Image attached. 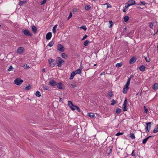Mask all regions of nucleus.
Segmentation results:
<instances>
[{
    "label": "nucleus",
    "instance_id": "1",
    "mask_svg": "<svg viewBox=\"0 0 158 158\" xmlns=\"http://www.w3.org/2000/svg\"><path fill=\"white\" fill-rule=\"evenodd\" d=\"M56 65L58 67H61L62 64L64 63V61L59 57H58L56 59Z\"/></svg>",
    "mask_w": 158,
    "mask_h": 158
},
{
    "label": "nucleus",
    "instance_id": "2",
    "mask_svg": "<svg viewBox=\"0 0 158 158\" xmlns=\"http://www.w3.org/2000/svg\"><path fill=\"white\" fill-rule=\"evenodd\" d=\"M23 82V81L20 78L16 79L14 81V83L17 85H19Z\"/></svg>",
    "mask_w": 158,
    "mask_h": 158
},
{
    "label": "nucleus",
    "instance_id": "3",
    "mask_svg": "<svg viewBox=\"0 0 158 158\" xmlns=\"http://www.w3.org/2000/svg\"><path fill=\"white\" fill-rule=\"evenodd\" d=\"M22 31L23 33L26 36H31L32 35V34L30 32L28 29H23Z\"/></svg>",
    "mask_w": 158,
    "mask_h": 158
},
{
    "label": "nucleus",
    "instance_id": "4",
    "mask_svg": "<svg viewBox=\"0 0 158 158\" xmlns=\"http://www.w3.org/2000/svg\"><path fill=\"white\" fill-rule=\"evenodd\" d=\"M48 62L50 66L51 67H53L56 65L55 61L52 59H50L48 60Z\"/></svg>",
    "mask_w": 158,
    "mask_h": 158
},
{
    "label": "nucleus",
    "instance_id": "5",
    "mask_svg": "<svg viewBox=\"0 0 158 158\" xmlns=\"http://www.w3.org/2000/svg\"><path fill=\"white\" fill-rule=\"evenodd\" d=\"M127 98H126L123 104V110L124 111H126L127 110Z\"/></svg>",
    "mask_w": 158,
    "mask_h": 158
},
{
    "label": "nucleus",
    "instance_id": "6",
    "mask_svg": "<svg viewBox=\"0 0 158 158\" xmlns=\"http://www.w3.org/2000/svg\"><path fill=\"white\" fill-rule=\"evenodd\" d=\"M68 105L72 110H74L75 109L76 106L73 105L71 101H69Z\"/></svg>",
    "mask_w": 158,
    "mask_h": 158
},
{
    "label": "nucleus",
    "instance_id": "7",
    "mask_svg": "<svg viewBox=\"0 0 158 158\" xmlns=\"http://www.w3.org/2000/svg\"><path fill=\"white\" fill-rule=\"evenodd\" d=\"M151 122H148L146 123V127L145 128L146 131L147 132H149L151 129Z\"/></svg>",
    "mask_w": 158,
    "mask_h": 158
},
{
    "label": "nucleus",
    "instance_id": "8",
    "mask_svg": "<svg viewBox=\"0 0 158 158\" xmlns=\"http://www.w3.org/2000/svg\"><path fill=\"white\" fill-rule=\"evenodd\" d=\"M64 48L61 44H59L57 46V50L61 52H63L64 51Z\"/></svg>",
    "mask_w": 158,
    "mask_h": 158
},
{
    "label": "nucleus",
    "instance_id": "9",
    "mask_svg": "<svg viewBox=\"0 0 158 158\" xmlns=\"http://www.w3.org/2000/svg\"><path fill=\"white\" fill-rule=\"evenodd\" d=\"M49 84L52 86H56L57 83L53 80L50 79L49 80Z\"/></svg>",
    "mask_w": 158,
    "mask_h": 158
},
{
    "label": "nucleus",
    "instance_id": "10",
    "mask_svg": "<svg viewBox=\"0 0 158 158\" xmlns=\"http://www.w3.org/2000/svg\"><path fill=\"white\" fill-rule=\"evenodd\" d=\"M24 48L23 47H19L17 49V53L19 54H22L24 52Z\"/></svg>",
    "mask_w": 158,
    "mask_h": 158
},
{
    "label": "nucleus",
    "instance_id": "11",
    "mask_svg": "<svg viewBox=\"0 0 158 158\" xmlns=\"http://www.w3.org/2000/svg\"><path fill=\"white\" fill-rule=\"evenodd\" d=\"M129 86H126V85L125 84V85L124 86V87L123 89V93L125 94H127V92L128 90L129 89Z\"/></svg>",
    "mask_w": 158,
    "mask_h": 158
},
{
    "label": "nucleus",
    "instance_id": "12",
    "mask_svg": "<svg viewBox=\"0 0 158 158\" xmlns=\"http://www.w3.org/2000/svg\"><path fill=\"white\" fill-rule=\"evenodd\" d=\"M87 116H89L92 119H94L95 118V115L93 113H88Z\"/></svg>",
    "mask_w": 158,
    "mask_h": 158
},
{
    "label": "nucleus",
    "instance_id": "13",
    "mask_svg": "<svg viewBox=\"0 0 158 158\" xmlns=\"http://www.w3.org/2000/svg\"><path fill=\"white\" fill-rule=\"evenodd\" d=\"M52 36V33L51 32H49L46 34V38L47 40H49L51 39Z\"/></svg>",
    "mask_w": 158,
    "mask_h": 158
},
{
    "label": "nucleus",
    "instance_id": "14",
    "mask_svg": "<svg viewBox=\"0 0 158 158\" xmlns=\"http://www.w3.org/2000/svg\"><path fill=\"white\" fill-rule=\"evenodd\" d=\"M136 60V58L133 56L130 60V64H133L135 63Z\"/></svg>",
    "mask_w": 158,
    "mask_h": 158
},
{
    "label": "nucleus",
    "instance_id": "15",
    "mask_svg": "<svg viewBox=\"0 0 158 158\" xmlns=\"http://www.w3.org/2000/svg\"><path fill=\"white\" fill-rule=\"evenodd\" d=\"M127 3L128 4H129L130 6L136 4V3H135L134 0H129Z\"/></svg>",
    "mask_w": 158,
    "mask_h": 158
},
{
    "label": "nucleus",
    "instance_id": "16",
    "mask_svg": "<svg viewBox=\"0 0 158 158\" xmlns=\"http://www.w3.org/2000/svg\"><path fill=\"white\" fill-rule=\"evenodd\" d=\"M153 89L155 90H156L158 88V83H155L152 86Z\"/></svg>",
    "mask_w": 158,
    "mask_h": 158
},
{
    "label": "nucleus",
    "instance_id": "17",
    "mask_svg": "<svg viewBox=\"0 0 158 158\" xmlns=\"http://www.w3.org/2000/svg\"><path fill=\"white\" fill-rule=\"evenodd\" d=\"M56 86L57 88L60 89H63V88L62 87V83L61 82H59L58 83H57Z\"/></svg>",
    "mask_w": 158,
    "mask_h": 158
},
{
    "label": "nucleus",
    "instance_id": "18",
    "mask_svg": "<svg viewBox=\"0 0 158 158\" xmlns=\"http://www.w3.org/2000/svg\"><path fill=\"white\" fill-rule=\"evenodd\" d=\"M75 73V72L73 71L71 73L70 76L69 78L70 80H72L73 79L75 75H76Z\"/></svg>",
    "mask_w": 158,
    "mask_h": 158
},
{
    "label": "nucleus",
    "instance_id": "19",
    "mask_svg": "<svg viewBox=\"0 0 158 158\" xmlns=\"http://www.w3.org/2000/svg\"><path fill=\"white\" fill-rule=\"evenodd\" d=\"M129 6H130L129 4H128V3H127L125 6L124 9L123 10V11L125 12L127 10L128 7Z\"/></svg>",
    "mask_w": 158,
    "mask_h": 158
},
{
    "label": "nucleus",
    "instance_id": "20",
    "mask_svg": "<svg viewBox=\"0 0 158 158\" xmlns=\"http://www.w3.org/2000/svg\"><path fill=\"white\" fill-rule=\"evenodd\" d=\"M145 67L143 65H141L139 68V69L141 71L144 72L145 70Z\"/></svg>",
    "mask_w": 158,
    "mask_h": 158
},
{
    "label": "nucleus",
    "instance_id": "21",
    "mask_svg": "<svg viewBox=\"0 0 158 158\" xmlns=\"http://www.w3.org/2000/svg\"><path fill=\"white\" fill-rule=\"evenodd\" d=\"M31 29L32 31L34 33H36L37 29L36 27L34 25H33L32 26Z\"/></svg>",
    "mask_w": 158,
    "mask_h": 158
},
{
    "label": "nucleus",
    "instance_id": "22",
    "mask_svg": "<svg viewBox=\"0 0 158 158\" xmlns=\"http://www.w3.org/2000/svg\"><path fill=\"white\" fill-rule=\"evenodd\" d=\"M27 3L26 1H20L19 3V5L21 6H23Z\"/></svg>",
    "mask_w": 158,
    "mask_h": 158
},
{
    "label": "nucleus",
    "instance_id": "23",
    "mask_svg": "<svg viewBox=\"0 0 158 158\" xmlns=\"http://www.w3.org/2000/svg\"><path fill=\"white\" fill-rule=\"evenodd\" d=\"M112 152V149L110 147L107 148V155L109 156Z\"/></svg>",
    "mask_w": 158,
    "mask_h": 158
},
{
    "label": "nucleus",
    "instance_id": "24",
    "mask_svg": "<svg viewBox=\"0 0 158 158\" xmlns=\"http://www.w3.org/2000/svg\"><path fill=\"white\" fill-rule=\"evenodd\" d=\"M57 26V25L56 24L53 27L52 32H53V33L54 34H55L56 33V29Z\"/></svg>",
    "mask_w": 158,
    "mask_h": 158
},
{
    "label": "nucleus",
    "instance_id": "25",
    "mask_svg": "<svg viewBox=\"0 0 158 158\" xmlns=\"http://www.w3.org/2000/svg\"><path fill=\"white\" fill-rule=\"evenodd\" d=\"M74 72H75V73L76 74H80L81 73V69L80 68L78 69H77L76 71Z\"/></svg>",
    "mask_w": 158,
    "mask_h": 158
},
{
    "label": "nucleus",
    "instance_id": "26",
    "mask_svg": "<svg viewBox=\"0 0 158 158\" xmlns=\"http://www.w3.org/2000/svg\"><path fill=\"white\" fill-rule=\"evenodd\" d=\"M158 132V125L156 126L154 130L153 131V132L156 133Z\"/></svg>",
    "mask_w": 158,
    "mask_h": 158
},
{
    "label": "nucleus",
    "instance_id": "27",
    "mask_svg": "<svg viewBox=\"0 0 158 158\" xmlns=\"http://www.w3.org/2000/svg\"><path fill=\"white\" fill-rule=\"evenodd\" d=\"M123 19L125 22H127L129 19V17L127 16H126L124 17Z\"/></svg>",
    "mask_w": 158,
    "mask_h": 158
},
{
    "label": "nucleus",
    "instance_id": "28",
    "mask_svg": "<svg viewBox=\"0 0 158 158\" xmlns=\"http://www.w3.org/2000/svg\"><path fill=\"white\" fill-rule=\"evenodd\" d=\"M90 6L89 5H87L85 6V9L86 10H88L91 8Z\"/></svg>",
    "mask_w": 158,
    "mask_h": 158
},
{
    "label": "nucleus",
    "instance_id": "29",
    "mask_svg": "<svg viewBox=\"0 0 158 158\" xmlns=\"http://www.w3.org/2000/svg\"><path fill=\"white\" fill-rule=\"evenodd\" d=\"M27 85L28 86L26 87L25 88V89L26 90H28L30 89L31 88V85L28 84Z\"/></svg>",
    "mask_w": 158,
    "mask_h": 158
},
{
    "label": "nucleus",
    "instance_id": "30",
    "mask_svg": "<svg viewBox=\"0 0 158 158\" xmlns=\"http://www.w3.org/2000/svg\"><path fill=\"white\" fill-rule=\"evenodd\" d=\"M70 86L72 88H74L77 87V85L74 82H72L70 84Z\"/></svg>",
    "mask_w": 158,
    "mask_h": 158
},
{
    "label": "nucleus",
    "instance_id": "31",
    "mask_svg": "<svg viewBox=\"0 0 158 158\" xmlns=\"http://www.w3.org/2000/svg\"><path fill=\"white\" fill-rule=\"evenodd\" d=\"M135 151V150H133L132 151V152L131 154V155L132 156H134L135 158H136L137 157L138 155L137 154H135V153H134Z\"/></svg>",
    "mask_w": 158,
    "mask_h": 158
},
{
    "label": "nucleus",
    "instance_id": "32",
    "mask_svg": "<svg viewBox=\"0 0 158 158\" xmlns=\"http://www.w3.org/2000/svg\"><path fill=\"white\" fill-rule=\"evenodd\" d=\"M43 88L44 90H49V87L46 85H44L43 87Z\"/></svg>",
    "mask_w": 158,
    "mask_h": 158
},
{
    "label": "nucleus",
    "instance_id": "33",
    "mask_svg": "<svg viewBox=\"0 0 158 158\" xmlns=\"http://www.w3.org/2000/svg\"><path fill=\"white\" fill-rule=\"evenodd\" d=\"M35 95L38 97H40L41 96V94L40 93L39 91H37L35 93Z\"/></svg>",
    "mask_w": 158,
    "mask_h": 158
},
{
    "label": "nucleus",
    "instance_id": "34",
    "mask_svg": "<svg viewBox=\"0 0 158 158\" xmlns=\"http://www.w3.org/2000/svg\"><path fill=\"white\" fill-rule=\"evenodd\" d=\"M122 111V110L118 108L116 109V113L117 114L120 113Z\"/></svg>",
    "mask_w": 158,
    "mask_h": 158
},
{
    "label": "nucleus",
    "instance_id": "35",
    "mask_svg": "<svg viewBox=\"0 0 158 158\" xmlns=\"http://www.w3.org/2000/svg\"><path fill=\"white\" fill-rule=\"evenodd\" d=\"M90 42L88 40H85V42L84 43V45L85 46H86L88 45V43H89Z\"/></svg>",
    "mask_w": 158,
    "mask_h": 158
},
{
    "label": "nucleus",
    "instance_id": "36",
    "mask_svg": "<svg viewBox=\"0 0 158 158\" xmlns=\"http://www.w3.org/2000/svg\"><path fill=\"white\" fill-rule=\"evenodd\" d=\"M111 105L114 106L115 104L117 103V101L114 100V99H113L111 101Z\"/></svg>",
    "mask_w": 158,
    "mask_h": 158
},
{
    "label": "nucleus",
    "instance_id": "37",
    "mask_svg": "<svg viewBox=\"0 0 158 158\" xmlns=\"http://www.w3.org/2000/svg\"><path fill=\"white\" fill-rule=\"evenodd\" d=\"M140 2L141 3L140 4H138L137 3H136V4L138 5H145L146 4L145 2L144 1H140Z\"/></svg>",
    "mask_w": 158,
    "mask_h": 158
},
{
    "label": "nucleus",
    "instance_id": "38",
    "mask_svg": "<svg viewBox=\"0 0 158 158\" xmlns=\"http://www.w3.org/2000/svg\"><path fill=\"white\" fill-rule=\"evenodd\" d=\"M148 140V139L147 138H146L144 139L142 141V143L143 144H145L146 143L147 141Z\"/></svg>",
    "mask_w": 158,
    "mask_h": 158
},
{
    "label": "nucleus",
    "instance_id": "39",
    "mask_svg": "<svg viewBox=\"0 0 158 158\" xmlns=\"http://www.w3.org/2000/svg\"><path fill=\"white\" fill-rule=\"evenodd\" d=\"M131 80V79H130V78H128V79L127 80V82L126 84V86H129Z\"/></svg>",
    "mask_w": 158,
    "mask_h": 158
},
{
    "label": "nucleus",
    "instance_id": "40",
    "mask_svg": "<svg viewBox=\"0 0 158 158\" xmlns=\"http://www.w3.org/2000/svg\"><path fill=\"white\" fill-rule=\"evenodd\" d=\"M122 65L121 63H118L116 64V66L117 67L119 68Z\"/></svg>",
    "mask_w": 158,
    "mask_h": 158
},
{
    "label": "nucleus",
    "instance_id": "41",
    "mask_svg": "<svg viewBox=\"0 0 158 158\" xmlns=\"http://www.w3.org/2000/svg\"><path fill=\"white\" fill-rule=\"evenodd\" d=\"M54 44V42L53 41H52L49 43L48 46L50 47H52L53 46Z\"/></svg>",
    "mask_w": 158,
    "mask_h": 158
},
{
    "label": "nucleus",
    "instance_id": "42",
    "mask_svg": "<svg viewBox=\"0 0 158 158\" xmlns=\"http://www.w3.org/2000/svg\"><path fill=\"white\" fill-rule=\"evenodd\" d=\"M61 56L63 58H65L67 57V56L66 54L63 53L62 54Z\"/></svg>",
    "mask_w": 158,
    "mask_h": 158
},
{
    "label": "nucleus",
    "instance_id": "43",
    "mask_svg": "<svg viewBox=\"0 0 158 158\" xmlns=\"http://www.w3.org/2000/svg\"><path fill=\"white\" fill-rule=\"evenodd\" d=\"M130 137L132 139H134L135 138L134 134L133 133H131L130 134Z\"/></svg>",
    "mask_w": 158,
    "mask_h": 158
},
{
    "label": "nucleus",
    "instance_id": "44",
    "mask_svg": "<svg viewBox=\"0 0 158 158\" xmlns=\"http://www.w3.org/2000/svg\"><path fill=\"white\" fill-rule=\"evenodd\" d=\"M14 69L13 66L11 65H10L9 67V68L7 69V71H10L11 70H12L13 69Z\"/></svg>",
    "mask_w": 158,
    "mask_h": 158
},
{
    "label": "nucleus",
    "instance_id": "45",
    "mask_svg": "<svg viewBox=\"0 0 158 158\" xmlns=\"http://www.w3.org/2000/svg\"><path fill=\"white\" fill-rule=\"evenodd\" d=\"M108 95L110 97H111L112 96L113 94L111 91H110L108 92Z\"/></svg>",
    "mask_w": 158,
    "mask_h": 158
},
{
    "label": "nucleus",
    "instance_id": "46",
    "mask_svg": "<svg viewBox=\"0 0 158 158\" xmlns=\"http://www.w3.org/2000/svg\"><path fill=\"white\" fill-rule=\"evenodd\" d=\"M145 59L147 62H148L150 61V59L148 57H145Z\"/></svg>",
    "mask_w": 158,
    "mask_h": 158
},
{
    "label": "nucleus",
    "instance_id": "47",
    "mask_svg": "<svg viewBox=\"0 0 158 158\" xmlns=\"http://www.w3.org/2000/svg\"><path fill=\"white\" fill-rule=\"evenodd\" d=\"M24 68L25 69H28L30 68V67L27 64H26L24 65Z\"/></svg>",
    "mask_w": 158,
    "mask_h": 158
},
{
    "label": "nucleus",
    "instance_id": "48",
    "mask_svg": "<svg viewBox=\"0 0 158 158\" xmlns=\"http://www.w3.org/2000/svg\"><path fill=\"white\" fill-rule=\"evenodd\" d=\"M76 107V108H75V109L77 110V111L78 112H81V110H80V109L79 108L78 106H76V107Z\"/></svg>",
    "mask_w": 158,
    "mask_h": 158
},
{
    "label": "nucleus",
    "instance_id": "49",
    "mask_svg": "<svg viewBox=\"0 0 158 158\" xmlns=\"http://www.w3.org/2000/svg\"><path fill=\"white\" fill-rule=\"evenodd\" d=\"M80 28L83 29L85 31H86L87 30V28L85 26H82Z\"/></svg>",
    "mask_w": 158,
    "mask_h": 158
},
{
    "label": "nucleus",
    "instance_id": "50",
    "mask_svg": "<svg viewBox=\"0 0 158 158\" xmlns=\"http://www.w3.org/2000/svg\"><path fill=\"white\" fill-rule=\"evenodd\" d=\"M124 133L123 132H118V133H117L115 135L116 136H119L120 135H123V134Z\"/></svg>",
    "mask_w": 158,
    "mask_h": 158
},
{
    "label": "nucleus",
    "instance_id": "51",
    "mask_svg": "<svg viewBox=\"0 0 158 158\" xmlns=\"http://www.w3.org/2000/svg\"><path fill=\"white\" fill-rule=\"evenodd\" d=\"M46 1L47 0H43V1H41L40 3L41 5H43L46 3Z\"/></svg>",
    "mask_w": 158,
    "mask_h": 158
},
{
    "label": "nucleus",
    "instance_id": "52",
    "mask_svg": "<svg viewBox=\"0 0 158 158\" xmlns=\"http://www.w3.org/2000/svg\"><path fill=\"white\" fill-rule=\"evenodd\" d=\"M153 24L152 23H149V27L151 28H152L153 27Z\"/></svg>",
    "mask_w": 158,
    "mask_h": 158
},
{
    "label": "nucleus",
    "instance_id": "53",
    "mask_svg": "<svg viewBox=\"0 0 158 158\" xmlns=\"http://www.w3.org/2000/svg\"><path fill=\"white\" fill-rule=\"evenodd\" d=\"M72 13H71V12H70L69 16L68 17L67 19L68 20L70 18H71L72 17Z\"/></svg>",
    "mask_w": 158,
    "mask_h": 158
},
{
    "label": "nucleus",
    "instance_id": "54",
    "mask_svg": "<svg viewBox=\"0 0 158 158\" xmlns=\"http://www.w3.org/2000/svg\"><path fill=\"white\" fill-rule=\"evenodd\" d=\"M109 23L110 24V25L109 26V27H111L113 25V22L111 20H110L109 21Z\"/></svg>",
    "mask_w": 158,
    "mask_h": 158
},
{
    "label": "nucleus",
    "instance_id": "55",
    "mask_svg": "<svg viewBox=\"0 0 158 158\" xmlns=\"http://www.w3.org/2000/svg\"><path fill=\"white\" fill-rule=\"evenodd\" d=\"M88 37L87 35H85L83 38H82L81 40H84L85 39H86Z\"/></svg>",
    "mask_w": 158,
    "mask_h": 158
},
{
    "label": "nucleus",
    "instance_id": "56",
    "mask_svg": "<svg viewBox=\"0 0 158 158\" xmlns=\"http://www.w3.org/2000/svg\"><path fill=\"white\" fill-rule=\"evenodd\" d=\"M148 109L147 108L145 109L144 112L145 113L147 114L148 112Z\"/></svg>",
    "mask_w": 158,
    "mask_h": 158
},
{
    "label": "nucleus",
    "instance_id": "57",
    "mask_svg": "<svg viewBox=\"0 0 158 158\" xmlns=\"http://www.w3.org/2000/svg\"><path fill=\"white\" fill-rule=\"evenodd\" d=\"M77 11V9L76 8H74L73 10V12H76Z\"/></svg>",
    "mask_w": 158,
    "mask_h": 158
},
{
    "label": "nucleus",
    "instance_id": "58",
    "mask_svg": "<svg viewBox=\"0 0 158 158\" xmlns=\"http://www.w3.org/2000/svg\"><path fill=\"white\" fill-rule=\"evenodd\" d=\"M133 76H134V75H131L130 77L129 78H130V79H131L132 78V77H133Z\"/></svg>",
    "mask_w": 158,
    "mask_h": 158
},
{
    "label": "nucleus",
    "instance_id": "59",
    "mask_svg": "<svg viewBox=\"0 0 158 158\" xmlns=\"http://www.w3.org/2000/svg\"><path fill=\"white\" fill-rule=\"evenodd\" d=\"M94 64L93 63H91L90 64H89V66L91 67H93L94 66Z\"/></svg>",
    "mask_w": 158,
    "mask_h": 158
},
{
    "label": "nucleus",
    "instance_id": "60",
    "mask_svg": "<svg viewBox=\"0 0 158 158\" xmlns=\"http://www.w3.org/2000/svg\"><path fill=\"white\" fill-rule=\"evenodd\" d=\"M62 101H63V99L61 98H60L59 101L61 102H62Z\"/></svg>",
    "mask_w": 158,
    "mask_h": 158
},
{
    "label": "nucleus",
    "instance_id": "61",
    "mask_svg": "<svg viewBox=\"0 0 158 158\" xmlns=\"http://www.w3.org/2000/svg\"><path fill=\"white\" fill-rule=\"evenodd\" d=\"M127 27L124 28V30H123V32H126V31L127 30Z\"/></svg>",
    "mask_w": 158,
    "mask_h": 158
},
{
    "label": "nucleus",
    "instance_id": "62",
    "mask_svg": "<svg viewBox=\"0 0 158 158\" xmlns=\"http://www.w3.org/2000/svg\"><path fill=\"white\" fill-rule=\"evenodd\" d=\"M105 72H102V73H101L100 75L101 76L102 75H105Z\"/></svg>",
    "mask_w": 158,
    "mask_h": 158
},
{
    "label": "nucleus",
    "instance_id": "63",
    "mask_svg": "<svg viewBox=\"0 0 158 158\" xmlns=\"http://www.w3.org/2000/svg\"><path fill=\"white\" fill-rule=\"evenodd\" d=\"M107 5H108V6H107V8H109V7H111L110 6V4H107Z\"/></svg>",
    "mask_w": 158,
    "mask_h": 158
},
{
    "label": "nucleus",
    "instance_id": "64",
    "mask_svg": "<svg viewBox=\"0 0 158 158\" xmlns=\"http://www.w3.org/2000/svg\"><path fill=\"white\" fill-rule=\"evenodd\" d=\"M42 71L43 72H45V70L44 69H42Z\"/></svg>",
    "mask_w": 158,
    "mask_h": 158
}]
</instances>
